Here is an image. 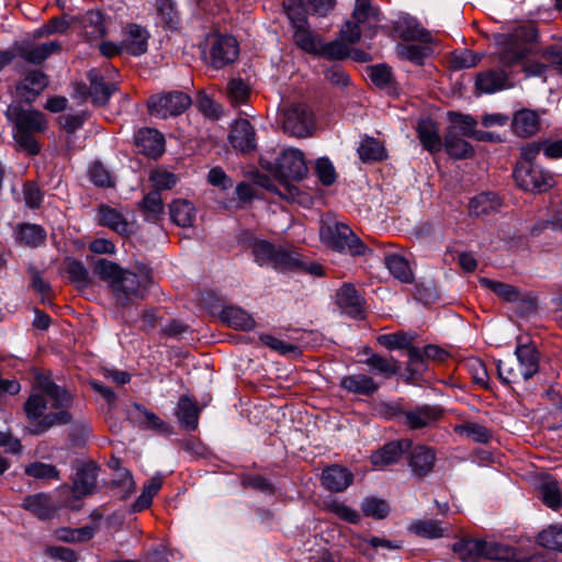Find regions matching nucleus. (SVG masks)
Here are the masks:
<instances>
[{"label":"nucleus","instance_id":"f257e3e1","mask_svg":"<svg viewBox=\"0 0 562 562\" xmlns=\"http://www.w3.org/2000/svg\"><path fill=\"white\" fill-rule=\"evenodd\" d=\"M35 387L40 392H33L24 404L25 415L33 423L31 434L38 436L55 426L71 423L72 397L64 387L45 373H36Z\"/></svg>","mask_w":562,"mask_h":562},{"label":"nucleus","instance_id":"f03ea898","mask_svg":"<svg viewBox=\"0 0 562 562\" xmlns=\"http://www.w3.org/2000/svg\"><path fill=\"white\" fill-rule=\"evenodd\" d=\"M93 271L108 283L115 303L120 306H128L144 300L153 283L151 273L146 267L134 272L122 269L108 259H99L94 262Z\"/></svg>","mask_w":562,"mask_h":562},{"label":"nucleus","instance_id":"7ed1b4c3","mask_svg":"<svg viewBox=\"0 0 562 562\" xmlns=\"http://www.w3.org/2000/svg\"><path fill=\"white\" fill-rule=\"evenodd\" d=\"M8 116L14 122V139L21 148L30 155L40 153L36 134L43 133L47 127L45 115L33 109L11 106Z\"/></svg>","mask_w":562,"mask_h":562},{"label":"nucleus","instance_id":"20e7f679","mask_svg":"<svg viewBox=\"0 0 562 562\" xmlns=\"http://www.w3.org/2000/svg\"><path fill=\"white\" fill-rule=\"evenodd\" d=\"M516 362L497 361L498 378L505 384L531 379L539 371V353L532 344H521L515 349Z\"/></svg>","mask_w":562,"mask_h":562},{"label":"nucleus","instance_id":"39448f33","mask_svg":"<svg viewBox=\"0 0 562 562\" xmlns=\"http://www.w3.org/2000/svg\"><path fill=\"white\" fill-rule=\"evenodd\" d=\"M319 236L328 247L351 256L364 255L368 249L349 226L339 222L323 223Z\"/></svg>","mask_w":562,"mask_h":562},{"label":"nucleus","instance_id":"423d86ee","mask_svg":"<svg viewBox=\"0 0 562 562\" xmlns=\"http://www.w3.org/2000/svg\"><path fill=\"white\" fill-rule=\"evenodd\" d=\"M262 167L274 172L282 180H301L307 172V165L302 150L288 148L280 153L274 164L261 159Z\"/></svg>","mask_w":562,"mask_h":562},{"label":"nucleus","instance_id":"0eeeda50","mask_svg":"<svg viewBox=\"0 0 562 562\" xmlns=\"http://www.w3.org/2000/svg\"><path fill=\"white\" fill-rule=\"evenodd\" d=\"M494 42L497 48V59L504 67L521 63L528 53L522 29H517L513 33L497 34Z\"/></svg>","mask_w":562,"mask_h":562},{"label":"nucleus","instance_id":"6e6552de","mask_svg":"<svg viewBox=\"0 0 562 562\" xmlns=\"http://www.w3.org/2000/svg\"><path fill=\"white\" fill-rule=\"evenodd\" d=\"M281 124L290 136L307 137L314 127L313 114L306 104L291 103L282 111Z\"/></svg>","mask_w":562,"mask_h":562},{"label":"nucleus","instance_id":"1a4fd4ad","mask_svg":"<svg viewBox=\"0 0 562 562\" xmlns=\"http://www.w3.org/2000/svg\"><path fill=\"white\" fill-rule=\"evenodd\" d=\"M191 98L182 91H171L151 95L147 106L151 115L167 119L183 113L190 105Z\"/></svg>","mask_w":562,"mask_h":562},{"label":"nucleus","instance_id":"9d476101","mask_svg":"<svg viewBox=\"0 0 562 562\" xmlns=\"http://www.w3.org/2000/svg\"><path fill=\"white\" fill-rule=\"evenodd\" d=\"M514 178L518 187L530 192H544L552 188L554 183L551 173L529 162H518L514 171Z\"/></svg>","mask_w":562,"mask_h":562},{"label":"nucleus","instance_id":"9b49d317","mask_svg":"<svg viewBox=\"0 0 562 562\" xmlns=\"http://www.w3.org/2000/svg\"><path fill=\"white\" fill-rule=\"evenodd\" d=\"M88 79L90 82L89 88L85 85L78 83L76 86L75 93L76 97L80 99H87V97H90L95 105H104L112 93L117 89L115 83H105L97 69H91L88 72Z\"/></svg>","mask_w":562,"mask_h":562},{"label":"nucleus","instance_id":"f8f14e48","mask_svg":"<svg viewBox=\"0 0 562 562\" xmlns=\"http://www.w3.org/2000/svg\"><path fill=\"white\" fill-rule=\"evenodd\" d=\"M239 54L238 43L229 35H214L211 43V64L221 69L234 63Z\"/></svg>","mask_w":562,"mask_h":562},{"label":"nucleus","instance_id":"ddd939ff","mask_svg":"<svg viewBox=\"0 0 562 562\" xmlns=\"http://www.w3.org/2000/svg\"><path fill=\"white\" fill-rule=\"evenodd\" d=\"M404 424L412 430L431 427L442 417V409L434 405L416 406L404 413Z\"/></svg>","mask_w":562,"mask_h":562},{"label":"nucleus","instance_id":"4468645a","mask_svg":"<svg viewBox=\"0 0 562 562\" xmlns=\"http://www.w3.org/2000/svg\"><path fill=\"white\" fill-rule=\"evenodd\" d=\"M228 138L231 145L241 153L254 151L257 147L255 128L245 119L234 122Z\"/></svg>","mask_w":562,"mask_h":562},{"label":"nucleus","instance_id":"2eb2a0df","mask_svg":"<svg viewBox=\"0 0 562 562\" xmlns=\"http://www.w3.org/2000/svg\"><path fill=\"white\" fill-rule=\"evenodd\" d=\"M412 448V440L401 439L384 445L380 450L371 456V461L375 467H387L396 463L404 452Z\"/></svg>","mask_w":562,"mask_h":562},{"label":"nucleus","instance_id":"dca6fc26","mask_svg":"<svg viewBox=\"0 0 562 562\" xmlns=\"http://www.w3.org/2000/svg\"><path fill=\"white\" fill-rule=\"evenodd\" d=\"M135 145L144 155L158 157L164 153L165 139L157 130L146 127L136 133Z\"/></svg>","mask_w":562,"mask_h":562},{"label":"nucleus","instance_id":"f3484780","mask_svg":"<svg viewBox=\"0 0 562 562\" xmlns=\"http://www.w3.org/2000/svg\"><path fill=\"white\" fill-rule=\"evenodd\" d=\"M340 387L352 394L371 396L378 392L380 384L368 374L353 373L341 378Z\"/></svg>","mask_w":562,"mask_h":562},{"label":"nucleus","instance_id":"a211bd4d","mask_svg":"<svg viewBox=\"0 0 562 562\" xmlns=\"http://www.w3.org/2000/svg\"><path fill=\"white\" fill-rule=\"evenodd\" d=\"M409 457V467L412 472L419 476H426L432 471L436 461V452L432 448L427 446L412 447Z\"/></svg>","mask_w":562,"mask_h":562},{"label":"nucleus","instance_id":"6ab92c4d","mask_svg":"<svg viewBox=\"0 0 562 562\" xmlns=\"http://www.w3.org/2000/svg\"><path fill=\"white\" fill-rule=\"evenodd\" d=\"M61 46L59 42L50 41L40 45L23 43L18 46V54L29 63L41 64L50 55L58 53Z\"/></svg>","mask_w":562,"mask_h":562},{"label":"nucleus","instance_id":"aec40b11","mask_svg":"<svg viewBox=\"0 0 562 562\" xmlns=\"http://www.w3.org/2000/svg\"><path fill=\"white\" fill-rule=\"evenodd\" d=\"M336 300L345 314L353 318L361 316L363 300L352 285H342L337 292Z\"/></svg>","mask_w":562,"mask_h":562},{"label":"nucleus","instance_id":"412c9836","mask_svg":"<svg viewBox=\"0 0 562 562\" xmlns=\"http://www.w3.org/2000/svg\"><path fill=\"white\" fill-rule=\"evenodd\" d=\"M97 472L98 468L94 464H86L78 469L72 486V492L77 498L94 493Z\"/></svg>","mask_w":562,"mask_h":562},{"label":"nucleus","instance_id":"4be33fe9","mask_svg":"<svg viewBox=\"0 0 562 562\" xmlns=\"http://www.w3.org/2000/svg\"><path fill=\"white\" fill-rule=\"evenodd\" d=\"M352 474L342 467L331 465L326 468L322 474V484L331 492H342L351 483Z\"/></svg>","mask_w":562,"mask_h":562},{"label":"nucleus","instance_id":"5701e85b","mask_svg":"<svg viewBox=\"0 0 562 562\" xmlns=\"http://www.w3.org/2000/svg\"><path fill=\"white\" fill-rule=\"evenodd\" d=\"M48 80L44 72L34 70L18 86L19 95L27 102H32L47 87Z\"/></svg>","mask_w":562,"mask_h":562},{"label":"nucleus","instance_id":"b1692460","mask_svg":"<svg viewBox=\"0 0 562 562\" xmlns=\"http://www.w3.org/2000/svg\"><path fill=\"white\" fill-rule=\"evenodd\" d=\"M370 372L383 378L391 379L396 375L401 369L400 362L393 357H384L379 353H371L364 361Z\"/></svg>","mask_w":562,"mask_h":562},{"label":"nucleus","instance_id":"393cba45","mask_svg":"<svg viewBox=\"0 0 562 562\" xmlns=\"http://www.w3.org/2000/svg\"><path fill=\"white\" fill-rule=\"evenodd\" d=\"M81 32L89 43H94L106 34L102 14L99 11H88L80 20Z\"/></svg>","mask_w":562,"mask_h":562},{"label":"nucleus","instance_id":"a878e982","mask_svg":"<svg viewBox=\"0 0 562 562\" xmlns=\"http://www.w3.org/2000/svg\"><path fill=\"white\" fill-rule=\"evenodd\" d=\"M484 539L461 538L453 543L452 550L462 562H477L483 558Z\"/></svg>","mask_w":562,"mask_h":562},{"label":"nucleus","instance_id":"bb28decb","mask_svg":"<svg viewBox=\"0 0 562 562\" xmlns=\"http://www.w3.org/2000/svg\"><path fill=\"white\" fill-rule=\"evenodd\" d=\"M501 200L493 192H482L469 201L471 216L481 217L498 211Z\"/></svg>","mask_w":562,"mask_h":562},{"label":"nucleus","instance_id":"cd10ccee","mask_svg":"<svg viewBox=\"0 0 562 562\" xmlns=\"http://www.w3.org/2000/svg\"><path fill=\"white\" fill-rule=\"evenodd\" d=\"M418 138L424 148L430 153H437L442 147L438 127L431 120H422L417 125Z\"/></svg>","mask_w":562,"mask_h":562},{"label":"nucleus","instance_id":"c85d7f7f","mask_svg":"<svg viewBox=\"0 0 562 562\" xmlns=\"http://www.w3.org/2000/svg\"><path fill=\"white\" fill-rule=\"evenodd\" d=\"M353 22L366 30H372L381 21L380 12L369 0H357L352 12Z\"/></svg>","mask_w":562,"mask_h":562},{"label":"nucleus","instance_id":"c756f323","mask_svg":"<svg viewBox=\"0 0 562 562\" xmlns=\"http://www.w3.org/2000/svg\"><path fill=\"white\" fill-rule=\"evenodd\" d=\"M99 223L110 229L119 233L120 235H127L130 233V224L121 212L108 205L99 207Z\"/></svg>","mask_w":562,"mask_h":562},{"label":"nucleus","instance_id":"7c9ffc66","mask_svg":"<svg viewBox=\"0 0 562 562\" xmlns=\"http://www.w3.org/2000/svg\"><path fill=\"white\" fill-rule=\"evenodd\" d=\"M515 134L527 137L535 134L539 128V116L535 111L520 110L515 113L512 122Z\"/></svg>","mask_w":562,"mask_h":562},{"label":"nucleus","instance_id":"2f4dec72","mask_svg":"<svg viewBox=\"0 0 562 562\" xmlns=\"http://www.w3.org/2000/svg\"><path fill=\"white\" fill-rule=\"evenodd\" d=\"M22 506L40 519L49 518L55 510L54 503L49 495L45 493H37L25 497Z\"/></svg>","mask_w":562,"mask_h":562},{"label":"nucleus","instance_id":"473e14b6","mask_svg":"<svg viewBox=\"0 0 562 562\" xmlns=\"http://www.w3.org/2000/svg\"><path fill=\"white\" fill-rule=\"evenodd\" d=\"M148 32L138 24L127 26L125 49L134 56H139L147 50Z\"/></svg>","mask_w":562,"mask_h":562},{"label":"nucleus","instance_id":"72a5a7b5","mask_svg":"<svg viewBox=\"0 0 562 562\" xmlns=\"http://www.w3.org/2000/svg\"><path fill=\"white\" fill-rule=\"evenodd\" d=\"M221 319L228 326L236 329L249 330L255 327V319L251 315L235 306L223 308L221 312Z\"/></svg>","mask_w":562,"mask_h":562},{"label":"nucleus","instance_id":"f704fd0d","mask_svg":"<svg viewBox=\"0 0 562 562\" xmlns=\"http://www.w3.org/2000/svg\"><path fill=\"white\" fill-rule=\"evenodd\" d=\"M507 76L502 70H487L479 74L476 88L484 93H494L506 87Z\"/></svg>","mask_w":562,"mask_h":562},{"label":"nucleus","instance_id":"c9c22d12","mask_svg":"<svg viewBox=\"0 0 562 562\" xmlns=\"http://www.w3.org/2000/svg\"><path fill=\"white\" fill-rule=\"evenodd\" d=\"M199 408L196 404L187 396L178 402L177 417L180 424L189 430H194L199 422Z\"/></svg>","mask_w":562,"mask_h":562},{"label":"nucleus","instance_id":"e433bc0d","mask_svg":"<svg viewBox=\"0 0 562 562\" xmlns=\"http://www.w3.org/2000/svg\"><path fill=\"white\" fill-rule=\"evenodd\" d=\"M170 215L178 226L190 227L195 220V209L187 200H177L170 205Z\"/></svg>","mask_w":562,"mask_h":562},{"label":"nucleus","instance_id":"4c0bfd02","mask_svg":"<svg viewBox=\"0 0 562 562\" xmlns=\"http://www.w3.org/2000/svg\"><path fill=\"white\" fill-rule=\"evenodd\" d=\"M445 148L450 156L457 159L468 158L473 153L472 146L453 130H449L445 137Z\"/></svg>","mask_w":562,"mask_h":562},{"label":"nucleus","instance_id":"58836bf2","mask_svg":"<svg viewBox=\"0 0 562 562\" xmlns=\"http://www.w3.org/2000/svg\"><path fill=\"white\" fill-rule=\"evenodd\" d=\"M480 283L482 286L491 290L499 299L507 302H517L521 300V293L518 288L504 283L501 281L492 280L488 278H481Z\"/></svg>","mask_w":562,"mask_h":562},{"label":"nucleus","instance_id":"ea45409f","mask_svg":"<svg viewBox=\"0 0 562 562\" xmlns=\"http://www.w3.org/2000/svg\"><path fill=\"white\" fill-rule=\"evenodd\" d=\"M15 238L29 247H38L45 241L46 233L40 225L23 224L16 228Z\"/></svg>","mask_w":562,"mask_h":562},{"label":"nucleus","instance_id":"a19ab883","mask_svg":"<svg viewBox=\"0 0 562 562\" xmlns=\"http://www.w3.org/2000/svg\"><path fill=\"white\" fill-rule=\"evenodd\" d=\"M454 432L461 437L472 439L479 443H486L491 439V431L482 424L475 422H464L456 425Z\"/></svg>","mask_w":562,"mask_h":562},{"label":"nucleus","instance_id":"79ce46f5","mask_svg":"<svg viewBox=\"0 0 562 562\" xmlns=\"http://www.w3.org/2000/svg\"><path fill=\"white\" fill-rule=\"evenodd\" d=\"M483 558L492 561L510 562L515 558V548L495 540L484 539Z\"/></svg>","mask_w":562,"mask_h":562},{"label":"nucleus","instance_id":"37998d69","mask_svg":"<svg viewBox=\"0 0 562 562\" xmlns=\"http://www.w3.org/2000/svg\"><path fill=\"white\" fill-rule=\"evenodd\" d=\"M542 502L552 509H558L562 504V492L558 481L547 477L539 486Z\"/></svg>","mask_w":562,"mask_h":562},{"label":"nucleus","instance_id":"c03bdc74","mask_svg":"<svg viewBox=\"0 0 562 562\" xmlns=\"http://www.w3.org/2000/svg\"><path fill=\"white\" fill-rule=\"evenodd\" d=\"M273 260V268L277 270H292L301 267V256L291 248L277 246Z\"/></svg>","mask_w":562,"mask_h":562},{"label":"nucleus","instance_id":"a18cd8bd","mask_svg":"<svg viewBox=\"0 0 562 562\" xmlns=\"http://www.w3.org/2000/svg\"><path fill=\"white\" fill-rule=\"evenodd\" d=\"M385 266L391 274L402 282H411L413 272L408 261L400 255H389L385 257Z\"/></svg>","mask_w":562,"mask_h":562},{"label":"nucleus","instance_id":"49530a36","mask_svg":"<svg viewBox=\"0 0 562 562\" xmlns=\"http://www.w3.org/2000/svg\"><path fill=\"white\" fill-rule=\"evenodd\" d=\"M95 533V528L83 526L80 528H59L55 531L58 540L69 543L83 542L90 540Z\"/></svg>","mask_w":562,"mask_h":562},{"label":"nucleus","instance_id":"de8ad7c7","mask_svg":"<svg viewBox=\"0 0 562 562\" xmlns=\"http://www.w3.org/2000/svg\"><path fill=\"white\" fill-rule=\"evenodd\" d=\"M409 529L418 536L436 539L445 536L447 531L446 527H442L441 524L434 519H420L414 521Z\"/></svg>","mask_w":562,"mask_h":562},{"label":"nucleus","instance_id":"09e8293b","mask_svg":"<svg viewBox=\"0 0 562 562\" xmlns=\"http://www.w3.org/2000/svg\"><path fill=\"white\" fill-rule=\"evenodd\" d=\"M358 154L363 162L380 160L384 157V147L372 137L364 138L359 147Z\"/></svg>","mask_w":562,"mask_h":562},{"label":"nucleus","instance_id":"8fccbe9b","mask_svg":"<svg viewBox=\"0 0 562 562\" xmlns=\"http://www.w3.org/2000/svg\"><path fill=\"white\" fill-rule=\"evenodd\" d=\"M250 87L241 79H232L227 83V98L232 105L238 106L248 101Z\"/></svg>","mask_w":562,"mask_h":562},{"label":"nucleus","instance_id":"3c124183","mask_svg":"<svg viewBox=\"0 0 562 562\" xmlns=\"http://www.w3.org/2000/svg\"><path fill=\"white\" fill-rule=\"evenodd\" d=\"M293 40L302 50L306 53L317 52V45L307 22L293 27Z\"/></svg>","mask_w":562,"mask_h":562},{"label":"nucleus","instance_id":"603ef678","mask_svg":"<svg viewBox=\"0 0 562 562\" xmlns=\"http://www.w3.org/2000/svg\"><path fill=\"white\" fill-rule=\"evenodd\" d=\"M538 543L544 548L562 552V525L550 526L538 535Z\"/></svg>","mask_w":562,"mask_h":562},{"label":"nucleus","instance_id":"864d4df0","mask_svg":"<svg viewBox=\"0 0 562 562\" xmlns=\"http://www.w3.org/2000/svg\"><path fill=\"white\" fill-rule=\"evenodd\" d=\"M378 341L390 350L403 349L408 348L413 344L414 336L408 333L398 331L394 334L381 335L378 338Z\"/></svg>","mask_w":562,"mask_h":562},{"label":"nucleus","instance_id":"5fc2aeb1","mask_svg":"<svg viewBox=\"0 0 562 562\" xmlns=\"http://www.w3.org/2000/svg\"><path fill=\"white\" fill-rule=\"evenodd\" d=\"M325 508L345 521L351 524H358L360 521L359 513L342 502L336 499L328 501L325 503Z\"/></svg>","mask_w":562,"mask_h":562},{"label":"nucleus","instance_id":"6e6d98bb","mask_svg":"<svg viewBox=\"0 0 562 562\" xmlns=\"http://www.w3.org/2000/svg\"><path fill=\"white\" fill-rule=\"evenodd\" d=\"M428 46L403 44L397 46V55L417 65L423 64L425 57L429 55Z\"/></svg>","mask_w":562,"mask_h":562},{"label":"nucleus","instance_id":"4d7b16f0","mask_svg":"<svg viewBox=\"0 0 562 562\" xmlns=\"http://www.w3.org/2000/svg\"><path fill=\"white\" fill-rule=\"evenodd\" d=\"M361 509L367 517H372L374 519H384L390 512L389 505L385 501L368 497L361 504Z\"/></svg>","mask_w":562,"mask_h":562},{"label":"nucleus","instance_id":"13d9d810","mask_svg":"<svg viewBox=\"0 0 562 562\" xmlns=\"http://www.w3.org/2000/svg\"><path fill=\"white\" fill-rule=\"evenodd\" d=\"M157 13L168 27H176L179 22V15L172 0H156Z\"/></svg>","mask_w":562,"mask_h":562},{"label":"nucleus","instance_id":"bf43d9fd","mask_svg":"<svg viewBox=\"0 0 562 562\" xmlns=\"http://www.w3.org/2000/svg\"><path fill=\"white\" fill-rule=\"evenodd\" d=\"M282 5L293 27L307 22L306 11L301 0H283Z\"/></svg>","mask_w":562,"mask_h":562},{"label":"nucleus","instance_id":"052dcab7","mask_svg":"<svg viewBox=\"0 0 562 562\" xmlns=\"http://www.w3.org/2000/svg\"><path fill=\"white\" fill-rule=\"evenodd\" d=\"M277 246L268 241L261 240L254 245L252 254L255 260L260 266H273Z\"/></svg>","mask_w":562,"mask_h":562},{"label":"nucleus","instance_id":"680f3d73","mask_svg":"<svg viewBox=\"0 0 562 562\" xmlns=\"http://www.w3.org/2000/svg\"><path fill=\"white\" fill-rule=\"evenodd\" d=\"M69 280L78 288H87L89 285V273L85 266L77 260H71L66 268Z\"/></svg>","mask_w":562,"mask_h":562},{"label":"nucleus","instance_id":"e2e57ef3","mask_svg":"<svg viewBox=\"0 0 562 562\" xmlns=\"http://www.w3.org/2000/svg\"><path fill=\"white\" fill-rule=\"evenodd\" d=\"M25 473L30 476L40 480H50L59 477V472L55 465L42 462H34L29 464L25 468Z\"/></svg>","mask_w":562,"mask_h":562},{"label":"nucleus","instance_id":"0e129e2a","mask_svg":"<svg viewBox=\"0 0 562 562\" xmlns=\"http://www.w3.org/2000/svg\"><path fill=\"white\" fill-rule=\"evenodd\" d=\"M91 181L103 188H111L114 186V178L111 172L100 162H94L89 171Z\"/></svg>","mask_w":562,"mask_h":562},{"label":"nucleus","instance_id":"69168bd1","mask_svg":"<svg viewBox=\"0 0 562 562\" xmlns=\"http://www.w3.org/2000/svg\"><path fill=\"white\" fill-rule=\"evenodd\" d=\"M369 77L371 81L380 88H391L393 75L391 68L385 65H376L370 68Z\"/></svg>","mask_w":562,"mask_h":562},{"label":"nucleus","instance_id":"338daca9","mask_svg":"<svg viewBox=\"0 0 562 562\" xmlns=\"http://www.w3.org/2000/svg\"><path fill=\"white\" fill-rule=\"evenodd\" d=\"M150 181L155 187V190H169L177 183V177L164 169L154 170L150 175Z\"/></svg>","mask_w":562,"mask_h":562},{"label":"nucleus","instance_id":"774afa93","mask_svg":"<svg viewBox=\"0 0 562 562\" xmlns=\"http://www.w3.org/2000/svg\"><path fill=\"white\" fill-rule=\"evenodd\" d=\"M468 368L473 376V380L476 384L487 389L490 376L486 370L485 364L482 360L477 358H472L468 360Z\"/></svg>","mask_w":562,"mask_h":562}]
</instances>
